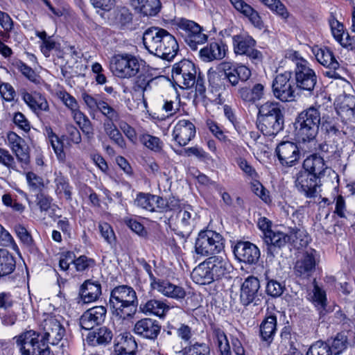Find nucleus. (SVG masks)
<instances>
[{
    "instance_id": "1",
    "label": "nucleus",
    "mask_w": 355,
    "mask_h": 355,
    "mask_svg": "<svg viewBox=\"0 0 355 355\" xmlns=\"http://www.w3.org/2000/svg\"><path fill=\"white\" fill-rule=\"evenodd\" d=\"M145 49L164 60H173L179 49L175 37L166 30L159 27L148 28L143 35Z\"/></svg>"
},
{
    "instance_id": "2",
    "label": "nucleus",
    "mask_w": 355,
    "mask_h": 355,
    "mask_svg": "<svg viewBox=\"0 0 355 355\" xmlns=\"http://www.w3.org/2000/svg\"><path fill=\"white\" fill-rule=\"evenodd\" d=\"M110 305L113 313L119 318H132L138 305L136 292L130 286H116L111 292Z\"/></svg>"
},
{
    "instance_id": "3",
    "label": "nucleus",
    "mask_w": 355,
    "mask_h": 355,
    "mask_svg": "<svg viewBox=\"0 0 355 355\" xmlns=\"http://www.w3.org/2000/svg\"><path fill=\"white\" fill-rule=\"evenodd\" d=\"M321 112L314 107L302 111L296 119L295 125L297 137L303 141H309L317 135Z\"/></svg>"
},
{
    "instance_id": "4",
    "label": "nucleus",
    "mask_w": 355,
    "mask_h": 355,
    "mask_svg": "<svg viewBox=\"0 0 355 355\" xmlns=\"http://www.w3.org/2000/svg\"><path fill=\"white\" fill-rule=\"evenodd\" d=\"M143 60L130 53H121L114 55L110 62V69L113 74L121 79H130L135 77L141 71Z\"/></svg>"
},
{
    "instance_id": "5",
    "label": "nucleus",
    "mask_w": 355,
    "mask_h": 355,
    "mask_svg": "<svg viewBox=\"0 0 355 355\" xmlns=\"http://www.w3.org/2000/svg\"><path fill=\"white\" fill-rule=\"evenodd\" d=\"M173 26L185 42L192 50H196L198 45L205 43L207 35L202 32V28L197 23L184 18L174 19Z\"/></svg>"
},
{
    "instance_id": "6",
    "label": "nucleus",
    "mask_w": 355,
    "mask_h": 355,
    "mask_svg": "<svg viewBox=\"0 0 355 355\" xmlns=\"http://www.w3.org/2000/svg\"><path fill=\"white\" fill-rule=\"evenodd\" d=\"M197 214L190 205H183L175 216H171L169 225L176 234L187 239L191 234L196 224Z\"/></svg>"
},
{
    "instance_id": "7",
    "label": "nucleus",
    "mask_w": 355,
    "mask_h": 355,
    "mask_svg": "<svg viewBox=\"0 0 355 355\" xmlns=\"http://www.w3.org/2000/svg\"><path fill=\"white\" fill-rule=\"evenodd\" d=\"M224 248L223 236L212 230H205L198 234L195 243V252L202 257L220 252Z\"/></svg>"
},
{
    "instance_id": "8",
    "label": "nucleus",
    "mask_w": 355,
    "mask_h": 355,
    "mask_svg": "<svg viewBox=\"0 0 355 355\" xmlns=\"http://www.w3.org/2000/svg\"><path fill=\"white\" fill-rule=\"evenodd\" d=\"M233 50L236 55H245L252 62L257 64L263 59L262 53L256 49V41L247 33H240L232 37Z\"/></svg>"
},
{
    "instance_id": "9",
    "label": "nucleus",
    "mask_w": 355,
    "mask_h": 355,
    "mask_svg": "<svg viewBox=\"0 0 355 355\" xmlns=\"http://www.w3.org/2000/svg\"><path fill=\"white\" fill-rule=\"evenodd\" d=\"M172 78L181 88L192 87L195 85L196 78L195 64L189 60H182L175 63L172 69Z\"/></svg>"
},
{
    "instance_id": "10",
    "label": "nucleus",
    "mask_w": 355,
    "mask_h": 355,
    "mask_svg": "<svg viewBox=\"0 0 355 355\" xmlns=\"http://www.w3.org/2000/svg\"><path fill=\"white\" fill-rule=\"evenodd\" d=\"M292 74L289 71L278 74L272 85L274 96L283 102L295 100V87L291 80Z\"/></svg>"
},
{
    "instance_id": "11",
    "label": "nucleus",
    "mask_w": 355,
    "mask_h": 355,
    "mask_svg": "<svg viewBox=\"0 0 355 355\" xmlns=\"http://www.w3.org/2000/svg\"><path fill=\"white\" fill-rule=\"evenodd\" d=\"M42 341L48 345H58L65 335V329L54 316L47 315L40 324Z\"/></svg>"
},
{
    "instance_id": "12",
    "label": "nucleus",
    "mask_w": 355,
    "mask_h": 355,
    "mask_svg": "<svg viewBox=\"0 0 355 355\" xmlns=\"http://www.w3.org/2000/svg\"><path fill=\"white\" fill-rule=\"evenodd\" d=\"M218 69L223 73L225 79H227L232 86L237 85L239 80L247 81L251 76V71L246 66L231 62H221Z\"/></svg>"
},
{
    "instance_id": "13",
    "label": "nucleus",
    "mask_w": 355,
    "mask_h": 355,
    "mask_svg": "<svg viewBox=\"0 0 355 355\" xmlns=\"http://www.w3.org/2000/svg\"><path fill=\"white\" fill-rule=\"evenodd\" d=\"M260 283L258 278L254 276L248 277L241 284L239 300L242 305L247 306L252 303L257 304L259 300Z\"/></svg>"
},
{
    "instance_id": "14",
    "label": "nucleus",
    "mask_w": 355,
    "mask_h": 355,
    "mask_svg": "<svg viewBox=\"0 0 355 355\" xmlns=\"http://www.w3.org/2000/svg\"><path fill=\"white\" fill-rule=\"evenodd\" d=\"M275 153L282 165L291 167L299 160L300 153L296 144L282 141L276 148Z\"/></svg>"
},
{
    "instance_id": "15",
    "label": "nucleus",
    "mask_w": 355,
    "mask_h": 355,
    "mask_svg": "<svg viewBox=\"0 0 355 355\" xmlns=\"http://www.w3.org/2000/svg\"><path fill=\"white\" fill-rule=\"evenodd\" d=\"M295 187L305 197L314 198L319 187L318 178L307 171H301L296 175Z\"/></svg>"
},
{
    "instance_id": "16",
    "label": "nucleus",
    "mask_w": 355,
    "mask_h": 355,
    "mask_svg": "<svg viewBox=\"0 0 355 355\" xmlns=\"http://www.w3.org/2000/svg\"><path fill=\"white\" fill-rule=\"evenodd\" d=\"M316 251L311 249L304 252L294 266L295 275L302 278H309L315 270Z\"/></svg>"
},
{
    "instance_id": "17",
    "label": "nucleus",
    "mask_w": 355,
    "mask_h": 355,
    "mask_svg": "<svg viewBox=\"0 0 355 355\" xmlns=\"http://www.w3.org/2000/svg\"><path fill=\"white\" fill-rule=\"evenodd\" d=\"M150 286L153 290L167 297L179 300L184 299L186 296V291L182 286L167 280L153 279Z\"/></svg>"
},
{
    "instance_id": "18",
    "label": "nucleus",
    "mask_w": 355,
    "mask_h": 355,
    "mask_svg": "<svg viewBox=\"0 0 355 355\" xmlns=\"http://www.w3.org/2000/svg\"><path fill=\"white\" fill-rule=\"evenodd\" d=\"M234 254L238 260L248 264L257 263L260 257L258 248L248 241L238 242L234 247Z\"/></svg>"
},
{
    "instance_id": "19",
    "label": "nucleus",
    "mask_w": 355,
    "mask_h": 355,
    "mask_svg": "<svg viewBox=\"0 0 355 355\" xmlns=\"http://www.w3.org/2000/svg\"><path fill=\"white\" fill-rule=\"evenodd\" d=\"M196 127L189 120H180L174 126L173 138L180 146H184L194 138Z\"/></svg>"
},
{
    "instance_id": "20",
    "label": "nucleus",
    "mask_w": 355,
    "mask_h": 355,
    "mask_svg": "<svg viewBox=\"0 0 355 355\" xmlns=\"http://www.w3.org/2000/svg\"><path fill=\"white\" fill-rule=\"evenodd\" d=\"M107 310L103 306L89 309L81 316L80 324L83 329L89 330L102 324L105 318Z\"/></svg>"
},
{
    "instance_id": "21",
    "label": "nucleus",
    "mask_w": 355,
    "mask_h": 355,
    "mask_svg": "<svg viewBox=\"0 0 355 355\" xmlns=\"http://www.w3.org/2000/svg\"><path fill=\"white\" fill-rule=\"evenodd\" d=\"M295 80L297 87L309 92L313 90L316 84V76L314 71L309 66L300 64L299 69H295Z\"/></svg>"
},
{
    "instance_id": "22",
    "label": "nucleus",
    "mask_w": 355,
    "mask_h": 355,
    "mask_svg": "<svg viewBox=\"0 0 355 355\" xmlns=\"http://www.w3.org/2000/svg\"><path fill=\"white\" fill-rule=\"evenodd\" d=\"M159 322L153 319L146 318L138 320L134 327V332L138 336L150 339H155L160 332Z\"/></svg>"
},
{
    "instance_id": "23",
    "label": "nucleus",
    "mask_w": 355,
    "mask_h": 355,
    "mask_svg": "<svg viewBox=\"0 0 355 355\" xmlns=\"http://www.w3.org/2000/svg\"><path fill=\"white\" fill-rule=\"evenodd\" d=\"M334 108L343 121H347L355 116V97L350 95H340L336 98Z\"/></svg>"
},
{
    "instance_id": "24",
    "label": "nucleus",
    "mask_w": 355,
    "mask_h": 355,
    "mask_svg": "<svg viewBox=\"0 0 355 355\" xmlns=\"http://www.w3.org/2000/svg\"><path fill=\"white\" fill-rule=\"evenodd\" d=\"M215 280L219 279L230 273L232 266L227 258L223 256L210 257L206 260Z\"/></svg>"
},
{
    "instance_id": "25",
    "label": "nucleus",
    "mask_w": 355,
    "mask_h": 355,
    "mask_svg": "<svg viewBox=\"0 0 355 355\" xmlns=\"http://www.w3.org/2000/svg\"><path fill=\"white\" fill-rule=\"evenodd\" d=\"M116 340L114 350L115 355H136L137 344L130 334H121Z\"/></svg>"
},
{
    "instance_id": "26",
    "label": "nucleus",
    "mask_w": 355,
    "mask_h": 355,
    "mask_svg": "<svg viewBox=\"0 0 355 355\" xmlns=\"http://www.w3.org/2000/svg\"><path fill=\"white\" fill-rule=\"evenodd\" d=\"M140 311L146 315H153L164 318L171 307L163 300H149L141 302L139 306Z\"/></svg>"
},
{
    "instance_id": "27",
    "label": "nucleus",
    "mask_w": 355,
    "mask_h": 355,
    "mask_svg": "<svg viewBox=\"0 0 355 355\" xmlns=\"http://www.w3.org/2000/svg\"><path fill=\"white\" fill-rule=\"evenodd\" d=\"M227 46L222 42H211L200 51V57L203 60L210 62L214 60H222L226 55Z\"/></svg>"
},
{
    "instance_id": "28",
    "label": "nucleus",
    "mask_w": 355,
    "mask_h": 355,
    "mask_svg": "<svg viewBox=\"0 0 355 355\" xmlns=\"http://www.w3.org/2000/svg\"><path fill=\"white\" fill-rule=\"evenodd\" d=\"M101 295V285L97 281L86 280L80 289V296L85 304L96 301Z\"/></svg>"
},
{
    "instance_id": "29",
    "label": "nucleus",
    "mask_w": 355,
    "mask_h": 355,
    "mask_svg": "<svg viewBox=\"0 0 355 355\" xmlns=\"http://www.w3.org/2000/svg\"><path fill=\"white\" fill-rule=\"evenodd\" d=\"M234 8L247 17L250 22L259 29L263 26V21L257 11L243 0H230Z\"/></svg>"
},
{
    "instance_id": "30",
    "label": "nucleus",
    "mask_w": 355,
    "mask_h": 355,
    "mask_svg": "<svg viewBox=\"0 0 355 355\" xmlns=\"http://www.w3.org/2000/svg\"><path fill=\"white\" fill-rule=\"evenodd\" d=\"M131 5L144 16H155L162 8L160 0H132Z\"/></svg>"
},
{
    "instance_id": "31",
    "label": "nucleus",
    "mask_w": 355,
    "mask_h": 355,
    "mask_svg": "<svg viewBox=\"0 0 355 355\" xmlns=\"http://www.w3.org/2000/svg\"><path fill=\"white\" fill-rule=\"evenodd\" d=\"M113 338L112 331L106 327H102L90 331L86 338L87 343L92 346L105 345Z\"/></svg>"
},
{
    "instance_id": "32",
    "label": "nucleus",
    "mask_w": 355,
    "mask_h": 355,
    "mask_svg": "<svg viewBox=\"0 0 355 355\" xmlns=\"http://www.w3.org/2000/svg\"><path fill=\"white\" fill-rule=\"evenodd\" d=\"M22 99L26 104L35 112L37 111H47L49 105L46 98L38 92L28 93L24 90L21 92Z\"/></svg>"
},
{
    "instance_id": "33",
    "label": "nucleus",
    "mask_w": 355,
    "mask_h": 355,
    "mask_svg": "<svg viewBox=\"0 0 355 355\" xmlns=\"http://www.w3.org/2000/svg\"><path fill=\"white\" fill-rule=\"evenodd\" d=\"M320 107L322 112L319 125L322 132L329 135L333 131V105L330 96L326 102L320 105Z\"/></svg>"
},
{
    "instance_id": "34",
    "label": "nucleus",
    "mask_w": 355,
    "mask_h": 355,
    "mask_svg": "<svg viewBox=\"0 0 355 355\" xmlns=\"http://www.w3.org/2000/svg\"><path fill=\"white\" fill-rule=\"evenodd\" d=\"M257 127L264 135L275 136L283 130L284 119L260 118Z\"/></svg>"
},
{
    "instance_id": "35",
    "label": "nucleus",
    "mask_w": 355,
    "mask_h": 355,
    "mask_svg": "<svg viewBox=\"0 0 355 355\" xmlns=\"http://www.w3.org/2000/svg\"><path fill=\"white\" fill-rule=\"evenodd\" d=\"M324 166L323 158L316 155L307 157L303 162L304 171L314 175L317 178H320L325 173L327 168Z\"/></svg>"
},
{
    "instance_id": "36",
    "label": "nucleus",
    "mask_w": 355,
    "mask_h": 355,
    "mask_svg": "<svg viewBox=\"0 0 355 355\" xmlns=\"http://www.w3.org/2000/svg\"><path fill=\"white\" fill-rule=\"evenodd\" d=\"M264 86L261 83L255 84L251 89L247 87L239 89V97L245 102L254 103L263 98Z\"/></svg>"
},
{
    "instance_id": "37",
    "label": "nucleus",
    "mask_w": 355,
    "mask_h": 355,
    "mask_svg": "<svg viewBox=\"0 0 355 355\" xmlns=\"http://www.w3.org/2000/svg\"><path fill=\"white\" fill-rule=\"evenodd\" d=\"M191 277L195 283L200 285L209 284L214 281L210 267L209 268L206 261L200 263L193 270Z\"/></svg>"
},
{
    "instance_id": "38",
    "label": "nucleus",
    "mask_w": 355,
    "mask_h": 355,
    "mask_svg": "<svg viewBox=\"0 0 355 355\" xmlns=\"http://www.w3.org/2000/svg\"><path fill=\"white\" fill-rule=\"evenodd\" d=\"M264 241L268 245V250L272 252V248H282L288 242L289 238L287 234L282 232H266Z\"/></svg>"
},
{
    "instance_id": "39",
    "label": "nucleus",
    "mask_w": 355,
    "mask_h": 355,
    "mask_svg": "<svg viewBox=\"0 0 355 355\" xmlns=\"http://www.w3.org/2000/svg\"><path fill=\"white\" fill-rule=\"evenodd\" d=\"M277 318L274 315L267 317L260 325V334L262 339L270 343L276 333Z\"/></svg>"
},
{
    "instance_id": "40",
    "label": "nucleus",
    "mask_w": 355,
    "mask_h": 355,
    "mask_svg": "<svg viewBox=\"0 0 355 355\" xmlns=\"http://www.w3.org/2000/svg\"><path fill=\"white\" fill-rule=\"evenodd\" d=\"M71 113L75 122L87 137L88 139L93 138L94 130L89 118L79 110V107L72 111Z\"/></svg>"
},
{
    "instance_id": "41",
    "label": "nucleus",
    "mask_w": 355,
    "mask_h": 355,
    "mask_svg": "<svg viewBox=\"0 0 355 355\" xmlns=\"http://www.w3.org/2000/svg\"><path fill=\"white\" fill-rule=\"evenodd\" d=\"M15 265L13 256L6 250L0 249V277L11 274Z\"/></svg>"
},
{
    "instance_id": "42",
    "label": "nucleus",
    "mask_w": 355,
    "mask_h": 355,
    "mask_svg": "<svg viewBox=\"0 0 355 355\" xmlns=\"http://www.w3.org/2000/svg\"><path fill=\"white\" fill-rule=\"evenodd\" d=\"M260 118H270L284 119V115L280 105L276 102L268 101L261 105L259 109Z\"/></svg>"
},
{
    "instance_id": "43",
    "label": "nucleus",
    "mask_w": 355,
    "mask_h": 355,
    "mask_svg": "<svg viewBox=\"0 0 355 355\" xmlns=\"http://www.w3.org/2000/svg\"><path fill=\"white\" fill-rule=\"evenodd\" d=\"M278 348L283 355H301V353L295 347L291 335L288 331L281 333V342Z\"/></svg>"
},
{
    "instance_id": "44",
    "label": "nucleus",
    "mask_w": 355,
    "mask_h": 355,
    "mask_svg": "<svg viewBox=\"0 0 355 355\" xmlns=\"http://www.w3.org/2000/svg\"><path fill=\"white\" fill-rule=\"evenodd\" d=\"M40 334L35 331L28 330L26 331L19 336L14 338L16 342V345H46L43 341L42 338L39 339Z\"/></svg>"
},
{
    "instance_id": "45",
    "label": "nucleus",
    "mask_w": 355,
    "mask_h": 355,
    "mask_svg": "<svg viewBox=\"0 0 355 355\" xmlns=\"http://www.w3.org/2000/svg\"><path fill=\"white\" fill-rule=\"evenodd\" d=\"M103 128L106 135L114 144L123 149L125 148V141L113 122L105 121L103 123Z\"/></svg>"
},
{
    "instance_id": "46",
    "label": "nucleus",
    "mask_w": 355,
    "mask_h": 355,
    "mask_svg": "<svg viewBox=\"0 0 355 355\" xmlns=\"http://www.w3.org/2000/svg\"><path fill=\"white\" fill-rule=\"evenodd\" d=\"M214 339L218 345L220 355H232L229 341L224 331L218 327H213Z\"/></svg>"
},
{
    "instance_id": "47",
    "label": "nucleus",
    "mask_w": 355,
    "mask_h": 355,
    "mask_svg": "<svg viewBox=\"0 0 355 355\" xmlns=\"http://www.w3.org/2000/svg\"><path fill=\"white\" fill-rule=\"evenodd\" d=\"M46 132L49 138V143L52 146L57 158L63 162L65 159V153L64 152L63 142L58 138V137L53 132L51 128L46 129Z\"/></svg>"
},
{
    "instance_id": "48",
    "label": "nucleus",
    "mask_w": 355,
    "mask_h": 355,
    "mask_svg": "<svg viewBox=\"0 0 355 355\" xmlns=\"http://www.w3.org/2000/svg\"><path fill=\"white\" fill-rule=\"evenodd\" d=\"M288 236L289 238L288 242L297 249L306 247L310 241L309 236L306 231L300 229L292 231L291 234L288 235Z\"/></svg>"
},
{
    "instance_id": "49",
    "label": "nucleus",
    "mask_w": 355,
    "mask_h": 355,
    "mask_svg": "<svg viewBox=\"0 0 355 355\" xmlns=\"http://www.w3.org/2000/svg\"><path fill=\"white\" fill-rule=\"evenodd\" d=\"M315 56L322 65L329 68L333 64V53L329 48L318 46L313 49Z\"/></svg>"
},
{
    "instance_id": "50",
    "label": "nucleus",
    "mask_w": 355,
    "mask_h": 355,
    "mask_svg": "<svg viewBox=\"0 0 355 355\" xmlns=\"http://www.w3.org/2000/svg\"><path fill=\"white\" fill-rule=\"evenodd\" d=\"M21 355H47L49 353L46 345H17Z\"/></svg>"
},
{
    "instance_id": "51",
    "label": "nucleus",
    "mask_w": 355,
    "mask_h": 355,
    "mask_svg": "<svg viewBox=\"0 0 355 355\" xmlns=\"http://www.w3.org/2000/svg\"><path fill=\"white\" fill-rule=\"evenodd\" d=\"M155 195L139 193L135 201L137 206L141 207L147 211H155Z\"/></svg>"
},
{
    "instance_id": "52",
    "label": "nucleus",
    "mask_w": 355,
    "mask_h": 355,
    "mask_svg": "<svg viewBox=\"0 0 355 355\" xmlns=\"http://www.w3.org/2000/svg\"><path fill=\"white\" fill-rule=\"evenodd\" d=\"M347 331L338 333L334 337V355H339L344 352L349 345Z\"/></svg>"
},
{
    "instance_id": "53",
    "label": "nucleus",
    "mask_w": 355,
    "mask_h": 355,
    "mask_svg": "<svg viewBox=\"0 0 355 355\" xmlns=\"http://www.w3.org/2000/svg\"><path fill=\"white\" fill-rule=\"evenodd\" d=\"M55 191L58 194H62L67 200L71 198V187L69 186L68 180L63 176H58L55 179Z\"/></svg>"
},
{
    "instance_id": "54",
    "label": "nucleus",
    "mask_w": 355,
    "mask_h": 355,
    "mask_svg": "<svg viewBox=\"0 0 355 355\" xmlns=\"http://www.w3.org/2000/svg\"><path fill=\"white\" fill-rule=\"evenodd\" d=\"M135 77H137L135 83V86L143 92L150 90L151 89V84L157 78H152L148 74L140 72Z\"/></svg>"
},
{
    "instance_id": "55",
    "label": "nucleus",
    "mask_w": 355,
    "mask_h": 355,
    "mask_svg": "<svg viewBox=\"0 0 355 355\" xmlns=\"http://www.w3.org/2000/svg\"><path fill=\"white\" fill-rule=\"evenodd\" d=\"M140 141L146 147L156 152L159 151L162 148L161 140L150 135H143L140 137Z\"/></svg>"
},
{
    "instance_id": "56",
    "label": "nucleus",
    "mask_w": 355,
    "mask_h": 355,
    "mask_svg": "<svg viewBox=\"0 0 355 355\" xmlns=\"http://www.w3.org/2000/svg\"><path fill=\"white\" fill-rule=\"evenodd\" d=\"M330 346L326 343L318 341L309 349L306 355H331Z\"/></svg>"
},
{
    "instance_id": "57",
    "label": "nucleus",
    "mask_w": 355,
    "mask_h": 355,
    "mask_svg": "<svg viewBox=\"0 0 355 355\" xmlns=\"http://www.w3.org/2000/svg\"><path fill=\"white\" fill-rule=\"evenodd\" d=\"M183 355H209V349L205 344H195L185 347Z\"/></svg>"
},
{
    "instance_id": "58",
    "label": "nucleus",
    "mask_w": 355,
    "mask_h": 355,
    "mask_svg": "<svg viewBox=\"0 0 355 355\" xmlns=\"http://www.w3.org/2000/svg\"><path fill=\"white\" fill-rule=\"evenodd\" d=\"M15 231L17 237L24 245L27 246L33 245V238L24 226L17 224L15 226Z\"/></svg>"
},
{
    "instance_id": "59",
    "label": "nucleus",
    "mask_w": 355,
    "mask_h": 355,
    "mask_svg": "<svg viewBox=\"0 0 355 355\" xmlns=\"http://www.w3.org/2000/svg\"><path fill=\"white\" fill-rule=\"evenodd\" d=\"M98 110L107 118L106 121H112L114 123V121H116L119 119L118 112L107 103L103 101L100 103V107Z\"/></svg>"
},
{
    "instance_id": "60",
    "label": "nucleus",
    "mask_w": 355,
    "mask_h": 355,
    "mask_svg": "<svg viewBox=\"0 0 355 355\" xmlns=\"http://www.w3.org/2000/svg\"><path fill=\"white\" fill-rule=\"evenodd\" d=\"M98 227L101 234L105 241L110 245H113L115 241V235L111 226L107 223H103L99 224Z\"/></svg>"
},
{
    "instance_id": "61",
    "label": "nucleus",
    "mask_w": 355,
    "mask_h": 355,
    "mask_svg": "<svg viewBox=\"0 0 355 355\" xmlns=\"http://www.w3.org/2000/svg\"><path fill=\"white\" fill-rule=\"evenodd\" d=\"M236 163L241 170H242L243 172L252 180H256L258 178V175L255 169L247 162V160L240 157L237 159Z\"/></svg>"
},
{
    "instance_id": "62",
    "label": "nucleus",
    "mask_w": 355,
    "mask_h": 355,
    "mask_svg": "<svg viewBox=\"0 0 355 355\" xmlns=\"http://www.w3.org/2000/svg\"><path fill=\"white\" fill-rule=\"evenodd\" d=\"M284 292V286L277 281L271 279L266 286V293L272 297H279Z\"/></svg>"
},
{
    "instance_id": "63",
    "label": "nucleus",
    "mask_w": 355,
    "mask_h": 355,
    "mask_svg": "<svg viewBox=\"0 0 355 355\" xmlns=\"http://www.w3.org/2000/svg\"><path fill=\"white\" fill-rule=\"evenodd\" d=\"M0 164L8 168L16 170V165L14 157L8 150L0 148Z\"/></svg>"
},
{
    "instance_id": "64",
    "label": "nucleus",
    "mask_w": 355,
    "mask_h": 355,
    "mask_svg": "<svg viewBox=\"0 0 355 355\" xmlns=\"http://www.w3.org/2000/svg\"><path fill=\"white\" fill-rule=\"evenodd\" d=\"M15 154L17 160L21 163L22 165H28L30 162L29 153L27 148H24V144L19 146L12 150Z\"/></svg>"
}]
</instances>
